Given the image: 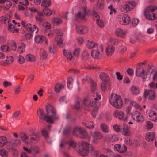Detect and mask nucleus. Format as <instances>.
I'll list each match as a JSON object with an SVG mask.
<instances>
[{"label": "nucleus", "instance_id": "nucleus-1", "mask_svg": "<svg viewBox=\"0 0 157 157\" xmlns=\"http://www.w3.org/2000/svg\"><path fill=\"white\" fill-rule=\"evenodd\" d=\"M111 105L116 109H120L123 106V101L121 96L116 94L112 93L109 98Z\"/></svg>", "mask_w": 157, "mask_h": 157}, {"label": "nucleus", "instance_id": "nucleus-2", "mask_svg": "<svg viewBox=\"0 0 157 157\" xmlns=\"http://www.w3.org/2000/svg\"><path fill=\"white\" fill-rule=\"evenodd\" d=\"M144 14L149 20H155L157 18V7L154 6H147L144 10Z\"/></svg>", "mask_w": 157, "mask_h": 157}, {"label": "nucleus", "instance_id": "nucleus-3", "mask_svg": "<svg viewBox=\"0 0 157 157\" xmlns=\"http://www.w3.org/2000/svg\"><path fill=\"white\" fill-rule=\"evenodd\" d=\"M72 13L75 18L83 19L89 10L86 7L80 8L76 6L72 8Z\"/></svg>", "mask_w": 157, "mask_h": 157}, {"label": "nucleus", "instance_id": "nucleus-4", "mask_svg": "<svg viewBox=\"0 0 157 157\" xmlns=\"http://www.w3.org/2000/svg\"><path fill=\"white\" fill-rule=\"evenodd\" d=\"M136 3L133 1L124 2L121 6L120 9L122 12L127 13L132 11L136 6Z\"/></svg>", "mask_w": 157, "mask_h": 157}, {"label": "nucleus", "instance_id": "nucleus-5", "mask_svg": "<svg viewBox=\"0 0 157 157\" xmlns=\"http://www.w3.org/2000/svg\"><path fill=\"white\" fill-rule=\"evenodd\" d=\"M136 75L141 78L144 82L148 81L150 78V77L148 72L146 69L143 67H139L136 69L135 71Z\"/></svg>", "mask_w": 157, "mask_h": 157}, {"label": "nucleus", "instance_id": "nucleus-6", "mask_svg": "<svg viewBox=\"0 0 157 157\" xmlns=\"http://www.w3.org/2000/svg\"><path fill=\"white\" fill-rule=\"evenodd\" d=\"M78 152L82 156L86 155L88 153L89 144L87 142L82 141L78 143Z\"/></svg>", "mask_w": 157, "mask_h": 157}, {"label": "nucleus", "instance_id": "nucleus-7", "mask_svg": "<svg viewBox=\"0 0 157 157\" xmlns=\"http://www.w3.org/2000/svg\"><path fill=\"white\" fill-rule=\"evenodd\" d=\"M103 51V46L101 44L97 45L95 48L91 51V56L94 59H99L101 57Z\"/></svg>", "mask_w": 157, "mask_h": 157}, {"label": "nucleus", "instance_id": "nucleus-8", "mask_svg": "<svg viewBox=\"0 0 157 157\" xmlns=\"http://www.w3.org/2000/svg\"><path fill=\"white\" fill-rule=\"evenodd\" d=\"M132 118L137 123H141L144 121L143 115L139 111L135 110L130 113Z\"/></svg>", "mask_w": 157, "mask_h": 157}, {"label": "nucleus", "instance_id": "nucleus-9", "mask_svg": "<svg viewBox=\"0 0 157 157\" xmlns=\"http://www.w3.org/2000/svg\"><path fill=\"white\" fill-rule=\"evenodd\" d=\"M21 23L22 26L25 28L28 31L31 32H35L36 33L38 32V29L35 25L27 23L25 21H22Z\"/></svg>", "mask_w": 157, "mask_h": 157}, {"label": "nucleus", "instance_id": "nucleus-10", "mask_svg": "<svg viewBox=\"0 0 157 157\" xmlns=\"http://www.w3.org/2000/svg\"><path fill=\"white\" fill-rule=\"evenodd\" d=\"M118 21L120 24L126 25L129 24L130 21V18L128 14L122 13L118 17Z\"/></svg>", "mask_w": 157, "mask_h": 157}, {"label": "nucleus", "instance_id": "nucleus-11", "mask_svg": "<svg viewBox=\"0 0 157 157\" xmlns=\"http://www.w3.org/2000/svg\"><path fill=\"white\" fill-rule=\"evenodd\" d=\"M55 32L56 34L55 40L57 41L58 45L61 47L63 46V39L62 38L63 33L59 29H55Z\"/></svg>", "mask_w": 157, "mask_h": 157}, {"label": "nucleus", "instance_id": "nucleus-12", "mask_svg": "<svg viewBox=\"0 0 157 157\" xmlns=\"http://www.w3.org/2000/svg\"><path fill=\"white\" fill-rule=\"evenodd\" d=\"M78 132L79 133L78 136L81 138L85 139L88 136V133L83 128L77 127L75 128L74 133L77 135V133Z\"/></svg>", "mask_w": 157, "mask_h": 157}, {"label": "nucleus", "instance_id": "nucleus-13", "mask_svg": "<svg viewBox=\"0 0 157 157\" xmlns=\"http://www.w3.org/2000/svg\"><path fill=\"white\" fill-rule=\"evenodd\" d=\"M83 103V104L86 106L93 107L94 108H98L100 105L99 101H97L93 99L89 101L87 99H85Z\"/></svg>", "mask_w": 157, "mask_h": 157}, {"label": "nucleus", "instance_id": "nucleus-14", "mask_svg": "<svg viewBox=\"0 0 157 157\" xmlns=\"http://www.w3.org/2000/svg\"><path fill=\"white\" fill-rule=\"evenodd\" d=\"M113 116L118 119L120 120L124 121H126L127 119V116L125 113L121 110H117L113 113Z\"/></svg>", "mask_w": 157, "mask_h": 157}, {"label": "nucleus", "instance_id": "nucleus-15", "mask_svg": "<svg viewBox=\"0 0 157 157\" xmlns=\"http://www.w3.org/2000/svg\"><path fill=\"white\" fill-rule=\"evenodd\" d=\"M91 135L92 137V142L94 144H97L98 140L103 137L101 133L97 131L91 132Z\"/></svg>", "mask_w": 157, "mask_h": 157}, {"label": "nucleus", "instance_id": "nucleus-16", "mask_svg": "<svg viewBox=\"0 0 157 157\" xmlns=\"http://www.w3.org/2000/svg\"><path fill=\"white\" fill-rule=\"evenodd\" d=\"M143 95L145 98H148V99L150 100L154 99L155 97V93L154 91L151 90H144Z\"/></svg>", "mask_w": 157, "mask_h": 157}, {"label": "nucleus", "instance_id": "nucleus-17", "mask_svg": "<svg viewBox=\"0 0 157 157\" xmlns=\"http://www.w3.org/2000/svg\"><path fill=\"white\" fill-rule=\"evenodd\" d=\"M11 15V13L10 11H7L5 16H2L1 17L0 19L1 21L4 24L8 23Z\"/></svg>", "mask_w": 157, "mask_h": 157}, {"label": "nucleus", "instance_id": "nucleus-18", "mask_svg": "<svg viewBox=\"0 0 157 157\" xmlns=\"http://www.w3.org/2000/svg\"><path fill=\"white\" fill-rule=\"evenodd\" d=\"M77 32L80 34H85L87 33L88 31L87 27L80 25H77L76 28Z\"/></svg>", "mask_w": 157, "mask_h": 157}, {"label": "nucleus", "instance_id": "nucleus-19", "mask_svg": "<svg viewBox=\"0 0 157 157\" xmlns=\"http://www.w3.org/2000/svg\"><path fill=\"white\" fill-rule=\"evenodd\" d=\"M115 150L117 151L120 153H124L127 149L126 146L124 145H121L119 144H116L114 147Z\"/></svg>", "mask_w": 157, "mask_h": 157}, {"label": "nucleus", "instance_id": "nucleus-20", "mask_svg": "<svg viewBox=\"0 0 157 157\" xmlns=\"http://www.w3.org/2000/svg\"><path fill=\"white\" fill-rule=\"evenodd\" d=\"M127 32L120 28H118L116 30L115 34L116 35L119 37L124 38H125Z\"/></svg>", "mask_w": 157, "mask_h": 157}, {"label": "nucleus", "instance_id": "nucleus-21", "mask_svg": "<svg viewBox=\"0 0 157 157\" xmlns=\"http://www.w3.org/2000/svg\"><path fill=\"white\" fill-rule=\"evenodd\" d=\"M46 109L47 113L50 116H55L56 114V111L54 108L50 105L46 106Z\"/></svg>", "mask_w": 157, "mask_h": 157}, {"label": "nucleus", "instance_id": "nucleus-22", "mask_svg": "<svg viewBox=\"0 0 157 157\" xmlns=\"http://www.w3.org/2000/svg\"><path fill=\"white\" fill-rule=\"evenodd\" d=\"M13 61V57L11 56H9L6 57L5 60L1 61L0 64L2 66H5L12 63Z\"/></svg>", "mask_w": 157, "mask_h": 157}, {"label": "nucleus", "instance_id": "nucleus-23", "mask_svg": "<svg viewBox=\"0 0 157 157\" xmlns=\"http://www.w3.org/2000/svg\"><path fill=\"white\" fill-rule=\"evenodd\" d=\"M115 48L112 45H108L106 48L105 52L106 55L108 56H110L114 53Z\"/></svg>", "mask_w": 157, "mask_h": 157}, {"label": "nucleus", "instance_id": "nucleus-24", "mask_svg": "<svg viewBox=\"0 0 157 157\" xmlns=\"http://www.w3.org/2000/svg\"><path fill=\"white\" fill-rule=\"evenodd\" d=\"M107 139L108 142L109 143L117 141L118 137L117 135L115 134H109L107 136Z\"/></svg>", "mask_w": 157, "mask_h": 157}, {"label": "nucleus", "instance_id": "nucleus-25", "mask_svg": "<svg viewBox=\"0 0 157 157\" xmlns=\"http://www.w3.org/2000/svg\"><path fill=\"white\" fill-rule=\"evenodd\" d=\"M131 132L129 130V128L128 125L124 123L123 124V130L122 134L123 135L128 136L130 135Z\"/></svg>", "mask_w": 157, "mask_h": 157}, {"label": "nucleus", "instance_id": "nucleus-26", "mask_svg": "<svg viewBox=\"0 0 157 157\" xmlns=\"http://www.w3.org/2000/svg\"><path fill=\"white\" fill-rule=\"evenodd\" d=\"M148 115L151 120L155 122L157 121V113L155 111L150 110Z\"/></svg>", "mask_w": 157, "mask_h": 157}, {"label": "nucleus", "instance_id": "nucleus-27", "mask_svg": "<svg viewBox=\"0 0 157 157\" xmlns=\"http://www.w3.org/2000/svg\"><path fill=\"white\" fill-rule=\"evenodd\" d=\"M155 137V134L154 132H148L146 134L145 138L149 142L152 141Z\"/></svg>", "mask_w": 157, "mask_h": 157}, {"label": "nucleus", "instance_id": "nucleus-28", "mask_svg": "<svg viewBox=\"0 0 157 157\" xmlns=\"http://www.w3.org/2000/svg\"><path fill=\"white\" fill-rule=\"evenodd\" d=\"M51 21L53 25L56 26L61 24L63 22L61 19L57 17L52 18Z\"/></svg>", "mask_w": 157, "mask_h": 157}, {"label": "nucleus", "instance_id": "nucleus-29", "mask_svg": "<svg viewBox=\"0 0 157 157\" xmlns=\"http://www.w3.org/2000/svg\"><path fill=\"white\" fill-rule=\"evenodd\" d=\"M8 142L7 138L4 136H0V148L6 145Z\"/></svg>", "mask_w": 157, "mask_h": 157}, {"label": "nucleus", "instance_id": "nucleus-30", "mask_svg": "<svg viewBox=\"0 0 157 157\" xmlns=\"http://www.w3.org/2000/svg\"><path fill=\"white\" fill-rule=\"evenodd\" d=\"M48 56V53L44 49H41L40 52V59L43 60L47 58Z\"/></svg>", "mask_w": 157, "mask_h": 157}, {"label": "nucleus", "instance_id": "nucleus-31", "mask_svg": "<svg viewBox=\"0 0 157 157\" xmlns=\"http://www.w3.org/2000/svg\"><path fill=\"white\" fill-rule=\"evenodd\" d=\"M30 140L32 142L36 143L40 140V136L37 134L32 133L30 135Z\"/></svg>", "mask_w": 157, "mask_h": 157}, {"label": "nucleus", "instance_id": "nucleus-32", "mask_svg": "<svg viewBox=\"0 0 157 157\" xmlns=\"http://www.w3.org/2000/svg\"><path fill=\"white\" fill-rule=\"evenodd\" d=\"M45 37L42 35H37L34 37V41L37 44L42 43L44 40Z\"/></svg>", "mask_w": 157, "mask_h": 157}, {"label": "nucleus", "instance_id": "nucleus-33", "mask_svg": "<svg viewBox=\"0 0 157 157\" xmlns=\"http://www.w3.org/2000/svg\"><path fill=\"white\" fill-rule=\"evenodd\" d=\"M83 124L88 129H93L95 126V124L92 121H89L86 122H83Z\"/></svg>", "mask_w": 157, "mask_h": 157}, {"label": "nucleus", "instance_id": "nucleus-34", "mask_svg": "<svg viewBox=\"0 0 157 157\" xmlns=\"http://www.w3.org/2000/svg\"><path fill=\"white\" fill-rule=\"evenodd\" d=\"M100 128L101 130L103 132L107 133L109 131V127L107 124L105 123L101 124Z\"/></svg>", "mask_w": 157, "mask_h": 157}, {"label": "nucleus", "instance_id": "nucleus-35", "mask_svg": "<svg viewBox=\"0 0 157 157\" xmlns=\"http://www.w3.org/2000/svg\"><path fill=\"white\" fill-rule=\"evenodd\" d=\"M25 58L27 61L30 62H34L36 59L35 56L34 55L30 54H27L25 56Z\"/></svg>", "mask_w": 157, "mask_h": 157}, {"label": "nucleus", "instance_id": "nucleus-36", "mask_svg": "<svg viewBox=\"0 0 157 157\" xmlns=\"http://www.w3.org/2000/svg\"><path fill=\"white\" fill-rule=\"evenodd\" d=\"M8 29L12 33H17L19 31L18 29L16 27V26L12 24L8 25Z\"/></svg>", "mask_w": 157, "mask_h": 157}, {"label": "nucleus", "instance_id": "nucleus-37", "mask_svg": "<svg viewBox=\"0 0 157 157\" xmlns=\"http://www.w3.org/2000/svg\"><path fill=\"white\" fill-rule=\"evenodd\" d=\"M147 71L149 73H151V74L153 75V80L156 79L157 78V72L155 71H152V70L151 67H149L147 68Z\"/></svg>", "mask_w": 157, "mask_h": 157}, {"label": "nucleus", "instance_id": "nucleus-38", "mask_svg": "<svg viewBox=\"0 0 157 157\" xmlns=\"http://www.w3.org/2000/svg\"><path fill=\"white\" fill-rule=\"evenodd\" d=\"M37 114L40 119L42 120L45 119L46 116L45 115L44 112L41 109H39V110L37 111Z\"/></svg>", "mask_w": 157, "mask_h": 157}, {"label": "nucleus", "instance_id": "nucleus-39", "mask_svg": "<svg viewBox=\"0 0 157 157\" xmlns=\"http://www.w3.org/2000/svg\"><path fill=\"white\" fill-rule=\"evenodd\" d=\"M63 53L64 55L67 58L68 60H71L72 58V55L70 51L64 49L63 50Z\"/></svg>", "mask_w": 157, "mask_h": 157}, {"label": "nucleus", "instance_id": "nucleus-40", "mask_svg": "<svg viewBox=\"0 0 157 157\" xmlns=\"http://www.w3.org/2000/svg\"><path fill=\"white\" fill-rule=\"evenodd\" d=\"M99 77L101 80L105 82H107L109 79L108 75L103 72H101L100 73Z\"/></svg>", "mask_w": 157, "mask_h": 157}, {"label": "nucleus", "instance_id": "nucleus-41", "mask_svg": "<svg viewBox=\"0 0 157 157\" xmlns=\"http://www.w3.org/2000/svg\"><path fill=\"white\" fill-rule=\"evenodd\" d=\"M130 104L132 105L135 109L142 110V108L141 105L135 101H132L130 102Z\"/></svg>", "mask_w": 157, "mask_h": 157}, {"label": "nucleus", "instance_id": "nucleus-42", "mask_svg": "<svg viewBox=\"0 0 157 157\" xmlns=\"http://www.w3.org/2000/svg\"><path fill=\"white\" fill-rule=\"evenodd\" d=\"M50 0H42L41 2V6L43 7H48L51 5Z\"/></svg>", "mask_w": 157, "mask_h": 157}, {"label": "nucleus", "instance_id": "nucleus-43", "mask_svg": "<svg viewBox=\"0 0 157 157\" xmlns=\"http://www.w3.org/2000/svg\"><path fill=\"white\" fill-rule=\"evenodd\" d=\"M131 90L132 93L135 95L138 94L140 93V90L136 86H133L131 87Z\"/></svg>", "mask_w": 157, "mask_h": 157}, {"label": "nucleus", "instance_id": "nucleus-44", "mask_svg": "<svg viewBox=\"0 0 157 157\" xmlns=\"http://www.w3.org/2000/svg\"><path fill=\"white\" fill-rule=\"evenodd\" d=\"M96 44L92 41H88L86 44V47L90 49L95 48L97 45H98Z\"/></svg>", "mask_w": 157, "mask_h": 157}, {"label": "nucleus", "instance_id": "nucleus-45", "mask_svg": "<svg viewBox=\"0 0 157 157\" xmlns=\"http://www.w3.org/2000/svg\"><path fill=\"white\" fill-rule=\"evenodd\" d=\"M25 50V45L24 43H21L17 49L18 52L20 54L22 53Z\"/></svg>", "mask_w": 157, "mask_h": 157}, {"label": "nucleus", "instance_id": "nucleus-46", "mask_svg": "<svg viewBox=\"0 0 157 157\" xmlns=\"http://www.w3.org/2000/svg\"><path fill=\"white\" fill-rule=\"evenodd\" d=\"M73 79L72 77H70L67 79V87L69 89H71L73 87Z\"/></svg>", "mask_w": 157, "mask_h": 157}, {"label": "nucleus", "instance_id": "nucleus-47", "mask_svg": "<svg viewBox=\"0 0 157 157\" xmlns=\"http://www.w3.org/2000/svg\"><path fill=\"white\" fill-rule=\"evenodd\" d=\"M64 88L63 85L62 84H57L55 87V90L56 92L58 93L60 92Z\"/></svg>", "mask_w": 157, "mask_h": 157}, {"label": "nucleus", "instance_id": "nucleus-48", "mask_svg": "<svg viewBox=\"0 0 157 157\" xmlns=\"http://www.w3.org/2000/svg\"><path fill=\"white\" fill-rule=\"evenodd\" d=\"M16 59L17 63L20 64H23L25 61L24 57L20 55L17 57Z\"/></svg>", "mask_w": 157, "mask_h": 157}, {"label": "nucleus", "instance_id": "nucleus-49", "mask_svg": "<svg viewBox=\"0 0 157 157\" xmlns=\"http://www.w3.org/2000/svg\"><path fill=\"white\" fill-rule=\"evenodd\" d=\"M43 13L46 16H50L52 13V10L49 8H45L43 10Z\"/></svg>", "mask_w": 157, "mask_h": 157}, {"label": "nucleus", "instance_id": "nucleus-50", "mask_svg": "<svg viewBox=\"0 0 157 157\" xmlns=\"http://www.w3.org/2000/svg\"><path fill=\"white\" fill-rule=\"evenodd\" d=\"M12 145L14 146H17L20 145L21 144V141L18 139H13L11 140Z\"/></svg>", "mask_w": 157, "mask_h": 157}, {"label": "nucleus", "instance_id": "nucleus-51", "mask_svg": "<svg viewBox=\"0 0 157 157\" xmlns=\"http://www.w3.org/2000/svg\"><path fill=\"white\" fill-rule=\"evenodd\" d=\"M56 119L55 116H46L45 120L46 122L48 123H52L54 120Z\"/></svg>", "mask_w": 157, "mask_h": 157}, {"label": "nucleus", "instance_id": "nucleus-52", "mask_svg": "<svg viewBox=\"0 0 157 157\" xmlns=\"http://www.w3.org/2000/svg\"><path fill=\"white\" fill-rule=\"evenodd\" d=\"M104 5L103 0H98L97 3V7L99 9H102L103 8Z\"/></svg>", "mask_w": 157, "mask_h": 157}, {"label": "nucleus", "instance_id": "nucleus-53", "mask_svg": "<svg viewBox=\"0 0 157 157\" xmlns=\"http://www.w3.org/2000/svg\"><path fill=\"white\" fill-rule=\"evenodd\" d=\"M3 3L4 4V8L6 9H8L12 6L11 2L9 1L5 0Z\"/></svg>", "mask_w": 157, "mask_h": 157}, {"label": "nucleus", "instance_id": "nucleus-54", "mask_svg": "<svg viewBox=\"0 0 157 157\" xmlns=\"http://www.w3.org/2000/svg\"><path fill=\"white\" fill-rule=\"evenodd\" d=\"M45 35L49 37H52L53 36V33L50 30H47L45 29L43 31Z\"/></svg>", "mask_w": 157, "mask_h": 157}, {"label": "nucleus", "instance_id": "nucleus-55", "mask_svg": "<svg viewBox=\"0 0 157 157\" xmlns=\"http://www.w3.org/2000/svg\"><path fill=\"white\" fill-rule=\"evenodd\" d=\"M49 50L50 53L53 54L56 52V48L53 44H50L49 47Z\"/></svg>", "mask_w": 157, "mask_h": 157}, {"label": "nucleus", "instance_id": "nucleus-56", "mask_svg": "<svg viewBox=\"0 0 157 157\" xmlns=\"http://www.w3.org/2000/svg\"><path fill=\"white\" fill-rule=\"evenodd\" d=\"M42 26L46 29L49 30L51 28L50 24L48 22L45 21L42 24Z\"/></svg>", "mask_w": 157, "mask_h": 157}, {"label": "nucleus", "instance_id": "nucleus-57", "mask_svg": "<svg viewBox=\"0 0 157 157\" xmlns=\"http://www.w3.org/2000/svg\"><path fill=\"white\" fill-rule=\"evenodd\" d=\"M0 49L2 51L7 52L10 51L9 47L6 45H2L0 47Z\"/></svg>", "mask_w": 157, "mask_h": 157}, {"label": "nucleus", "instance_id": "nucleus-58", "mask_svg": "<svg viewBox=\"0 0 157 157\" xmlns=\"http://www.w3.org/2000/svg\"><path fill=\"white\" fill-rule=\"evenodd\" d=\"M94 98L93 99L99 101L101 99V95L98 93H94L93 95Z\"/></svg>", "mask_w": 157, "mask_h": 157}, {"label": "nucleus", "instance_id": "nucleus-59", "mask_svg": "<svg viewBox=\"0 0 157 157\" xmlns=\"http://www.w3.org/2000/svg\"><path fill=\"white\" fill-rule=\"evenodd\" d=\"M146 127L148 130H150L153 127V124L150 121H147L146 123Z\"/></svg>", "mask_w": 157, "mask_h": 157}, {"label": "nucleus", "instance_id": "nucleus-60", "mask_svg": "<svg viewBox=\"0 0 157 157\" xmlns=\"http://www.w3.org/2000/svg\"><path fill=\"white\" fill-rule=\"evenodd\" d=\"M0 155L3 157H7L8 155V153L6 151L2 149L0 150Z\"/></svg>", "mask_w": 157, "mask_h": 157}, {"label": "nucleus", "instance_id": "nucleus-61", "mask_svg": "<svg viewBox=\"0 0 157 157\" xmlns=\"http://www.w3.org/2000/svg\"><path fill=\"white\" fill-rule=\"evenodd\" d=\"M108 86H109V85L108 83L103 82L101 83V88L103 91H105L106 90Z\"/></svg>", "mask_w": 157, "mask_h": 157}, {"label": "nucleus", "instance_id": "nucleus-62", "mask_svg": "<svg viewBox=\"0 0 157 157\" xmlns=\"http://www.w3.org/2000/svg\"><path fill=\"white\" fill-rule=\"evenodd\" d=\"M29 137L25 133H23L21 136V139L23 142H26L28 140Z\"/></svg>", "mask_w": 157, "mask_h": 157}, {"label": "nucleus", "instance_id": "nucleus-63", "mask_svg": "<svg viewBox=\"0 0 157 157\" xmlns=\"http://www.w3.org/2000/svg\"><path fill=\"white\" fill-rule=\"evenodd\" d=\"M91 89L92 91L94 92L96 90V84L95 82L91 81Z\"/></svg>", "mask_w": 157, "mask_h": 157}, {"label": "nucleus", "instance_id": "nucleus-64", "mask_svg": "<svg viewBox=\"0 0 157 157\" xmlns=\"http://www.w3.org/2000/svg\"><path fill=\"white\" fill-rule=\"evenodd\" d=\"M21 113V111L20 110L16 111L13 112L12 114V117L14 118H17Z\"/></svg>", "mask_w": 157, "mask_h": 157}]
</instances>
